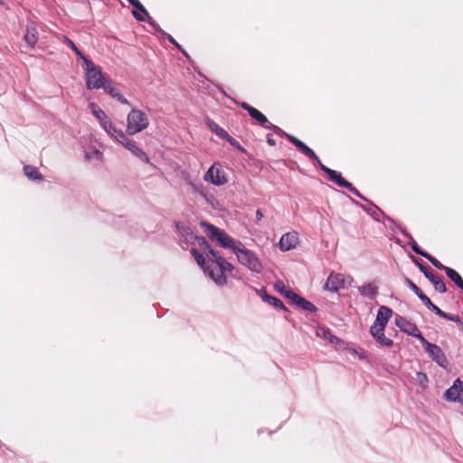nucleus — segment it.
<instances>
[{
  "mask_svg": "<svg viewBox=\"0 0 463 463\" xmlns=\"http://www.w3.org/2000/svg\"><path fill=\"white\" fill-rule=\"evenodd\" d=\"M198 242L205 257L193 248L191 253L197 264L217 285H225L227 283L225 272L232 271L233 266L222 258L219 251L213 250L203 237L198 238Z\"/></svg>",
  "mask_w": 463,
  "mask_h": 463,
  "instance_id": "f257e3e1",
  "label": "nucleus"
},
{
  "mask_svg": "<svg viewBox=\"0 0 463 463\" xmlns=\"http://www.w3.org/2000/svg\"><path fill=\"white\" fill-rule=\"evenodd\" d=\"M82 68L85 71V83L88 90H104L107 83L110 81L102 73L100 67L90 60H85Z\"/></svg>",
  "mask_w": 463,
  "mask_h": 463,
  "instance_id": "f03ea898",
  "label": "nucleus"
},
{
  "mask_svg": "<svg viewBox=\"0 0 463 463\" xmlns=\"http://www.w3.org/2000/svg\"><path fill=\"white\" fill-rule=\"evenodd\" d=\"M200 225L203 229V232L211 240L216 241L217 243L222 248L231 249L234 252L236 249L238 247H241V244L242 243L240 241L233 240L225 232L211 223H208L206 222H201Z\"/></svg>",
  "mask_w": 463,
  "mask_h": 463,
  "instance_id": "7ed1b4c3",
  "label": "nucleus"
},
{
  "mask_svg": "<svg viewBox=\"0 0 463 463\" xmlns=\"http://www.w3.org/2000/svg\"><path fill=\"white\" fill-rule=\"evenodd\" d=\"M149 126L148 116L141 109L133 108L127 116L126 133L129 136L138 134Z\"/></svg>",
  "mask_w": 463,
  "mask_h": 463,
  "instance_id": "20e7f679",
  "label": "nucleus"
},
{
  "mask_svg": "<svg viewBox=\"0 0 463 463\" xmlns=\"http://www.w3.org/2000/svg\"><path fill=\"white\" fill-rule=\"evenodd\" d=\"M238 261L247 267L250 270L255 273H260L262 270V264L256 253L243 245L241 244V247H238L234 251Z\"/></svg>",
  "mask_w": 463,
  "mask_h": 463,
  "instance_id": "39448f33",
  "label": "nucleus"
},
{
  "mask_svg": "<svg viewBox=\"0 0 463 463\" xmlns=\"http://www.w3.org/2000/svg\"><path fill=\"white\" fill-rule=\"evenodd\" d=\"M420 343L423 345L426 353L434 362H436L439 366L443 368L448 367L449 361L439 345L430 343L425 337L420 340Z\"/></svg>",
  "mask_w": 463,
  "mask_h": 463,
  "instance_id": "423d86ee",
  "label": "nucleus"
},
{
  "mask_svg": "<svg viewBox=\"0 0 463 463\" xmlns=\"http://www.w3.org/2000/svg\"><path fill=\"white\" fill-rule=\"evenodd\" d=\"M203 179L205 182L217 186L223 185L228 182L220 163H214L204 174Z\"/></svg>",
  "mask_w": 463,
  "mask_h": 463,
  "instance_id": "0eeeda50",
  "label": "nucleus"
},
{
  "mask_svg": "<svg viewBox=\"0 0 463 463\" xmlns=\"http://www.w3.org/2000/svg\"><path fill=\"white\" fill-rule=\"evenodd\" d=\"M395 325L400 328L402 332L408 335L416 337L420 341L424 337L415 323L406 319L402 316H396Z\"/></svg>",
  "mask_w": 463,
  "mask_h": 463,
  "instance_id": "6e6552de",
  "label": "nucleus"
},
{
  "mask_svg": "<svg viewBox=\"0 0 463 463\" xmlns=\"http://www.w3.org/2000/svg\"><path fill=\"white\" fill-rule=\"evenodd\" d=\"M119 144H121L126 149H128L132 155L142 160L143 162L148 164L150 162V159L148 156L140 148L137 146V142L133 139H130L128 137V134L126 133L118 141Z\"/></svg>",
  "mask_w": 463,
  "mask_h": 463,
  "instance_id": "1a4fd4ad",
  "label": "nucleus"
},
{
  "mask_svg": "<svg viewBox=\"0 0 463 463\" xmlns=\"http://www.w3.org/2000/svg\"><path fill=\"white\" fill-rule=\"evenodd\" d=\"M345 279L344 274L332 271L324 285V289L334 293L338 292L339 289L345 287Z\"/></svg>",
  "mask_w": 463,
  "mask_h": 463,
  "instance_id": "9d476101",
  "label": "nucleus"
},
{
  "mask_svg": "<svg viewBox=\"0 0 463 463\" xmlns=\"http://www.w3.org/2000/svg\"><path fill=\"white\" fill-rule=\"evenodd\" d=\"M445 399L463 405V381L457 379L445 392Z\"/></svg>",
  "mask_w": 463,
  "mask_h": 463,
  "instance_id": "9b49d317",
  "label": "nucleus"
},
{
  "mask_svg": "<svg viewBox=\"0 0 463 463\" xmlns=\"http://www.w3.org/2000/svg\"><path fill=\"white\" fill-rule=\"evenodd\" d=\"M420 270L424 274V276L432 283L433 287L439 293H445L447 291V287L444 281L437 275L430 272L427 267H425L422 263L416 261Z\"/></svg>",
  "mask_w": 463,
  "mask_h": 463,
  "instance_id": "f8f14e48",
  "label": "nucleus"
},
{
  "mask_svg": "<svg viewBox=\"0 0 463 463\" xmlns=\"http://www.w3.org/2000/svg\"><path fill=\"white\" fill-rule=\"evenodd\" d=\"M287 139L293 144L302 154H304L310 160L315 161L317 164L320 165L322 162L318 158V156L315 154V152L308 147L305 143L298 139L292 135H287Z\"/></svg>",
  "mask_w": 463,
  "mask_h": 463,
  "instance_id": "ddd939ff",
  "label": "nucleus"
},
{
  "mask_svg": "<svg viewBox=\"0 0 463 463\" xmlns=\"http://www.w3.org/2000/svg\"><path fill=\"white\" fill-rule=\"evenodd\" d=\"M298 243V233L295 232H287L282 235L279 240V246L283 251H288L295 249Z\"/></svg>",
  "mask_w": 463,
  "mask_h": 463,
  "instance_id": "4468645a",
  "label": "nucleus"
},
{
  "mask_svg": "<svg viewBox=\"0 0 463 463\" xmlns=\"http://www.w3.org/2000/svg\"><path fill=\"white\" fill-rule=\"evenodd\" d=\"M392 310L386 307V306H381L377 311L376 318L374 323L372 325V326L376 327H384L388 324L390 318L392 316Z\"/></svg>",
  "mask_w": 463,
  "mask_h": 463,
  "instance_id": "2eb2a0df",
  "label": "nucleus"
},
{
  "mask_svg": "<svg viewBox=\"0 0 463 463\" xmlns=\"http://www.w3.org/2000/svg\"><path fill=\"white\" fill-rule=\"evenodd\" d=\"M241 107L245 109L249 115L258 121V123L264 128L269 127V121L268 120L267 117L263 115L260 111H259L257 109L250 106L246 102H241Z\"/></svg>",
  "mask_w": 463,
  "mask_h": 463,
  "instance_id": "dca6fc26",
  "label": "nucleus"
},
{
  "mask_svg": "<svg viewBox=\"0 0 463 463\" xmlns=\"http://www.w3.org/2000/svg\"><path fill=\"white\" fill-rule=\"evenodd\" d=\"M320 169L325 172L328 175L329 179L338 186L344 188L351 186V183L346 181L337 171L333 170L323 164H320Z\"/></svg>",
  "mask_w": 463,
  "mask_h": 463,
  "instance_id": "f3484780",
  "label": "nucleus"
},
{
  "mask_svg": "<svg viewBox=\"0 0 463 463\" xmlns=\"http://www.w3.org/2000/svg\"><path fill=\"white\" fill-rule=\"evenodd\" d=\"M384 330V327L371 326L370 334L380 345L391 347L393 345V341L385 336Z\"/></svg>",
  "mask_w": 463,
  "mask_h": 463,
  "instance_id": "a211bd4d",
  "label": "nucleus"
},
{
  "mask_svg": "<svg viewBox=\"0 0 463 463\" xmlns=\"http://www.w3.org/2000/svg\"><path fill=\"white\" fill-rule=\"evenodd\" d=\"M291 296V303L294 304L298 308L314 313L317 311V307L310 301L298 295L297 293H289Z\"/></svg>",
  "mask_w": 463,
  "mask_h": 463,
  "instance_id": "6ab92c4d",
  "label": "nucleus"
},
{
  "mask_svg": "<svg viewBox=\"0 0 463 463\" xmlns=\"http://www.w3.org/2000/svg\"><path fill=\"white\" fill-rule=\"evenodd\" d=\"M100 127L111 138H113L117 142L123 138L124 135L126 134L121 129L117 128L110 119L102 122V125H100Z\"/></svg>",
  "mask_w": 463,
  "mask_h": 463,
  "instance_id": "aec40b11",
  "label": "nucleus"
},
{
  "mask_svg": "<svg viewBox=\"0 0 463 463\" xmlns=\"http://www.w3.org/2000/svg\"><path fill=\"white\" fill-rule=\"evenodd\" d=\"M358 292L369 299H374L378 295V286L374 283H365L357 288Z\"/></svg>",
  "mask_w": 463,
  "mask_h": 463,
  "instance_id": "412c9836",
  "label": "nucleus"
},
{
  "mask_svg": "<svg viewBox=\"0 0 463 463\" xmlns=\"http://www.w3.org/2000/svg\"><path fill=\"white\" fill-rule=\"evenodd\" d=\"M105 92L110 95L112 98L116 99L118 102L125 105H129L128 100L119 92V90L113 87L111 81L107 83V86L104 89Z\"/></svg>",
  "mask_w": 463,
  "mask_h": 463,
  "instance_id": "4be33fe9",
  "label": "nucleus"
},
{
  "mask_svg": "<svg viewBox=\"0 0 463 463\" xmlns=\"http://www.w3.org/2000/svg\"><path fill=\"white\" fill-rule=\"evenodd\" d=\"M205 124L207 128L220 138L223 139L228 137L227 131L224 130L222 128L219 127V125L210 118H205Z\"/></svg>",
  "mask_w": 463,
  "mask_h": 463,
  "instance_id": "5701e85b",
  "label": "nucleus"
},
{
  "mask_svg": "<svg viewBox=\"0 0 463 463\" xmlns=\"http://www.w3.org/2000/svg\"><path fill=\"white\" fill-rule=\"evenodd\" d=\"M260 296L261 297L263 301L269 303V305L273 306L274 307L279 308L282 310H287L283 302L279 298L270 296V295L267 294V292H265V291L261 292L260 294Z\"/></svg>",
  "mask_w": 463,
  "mask_h": 463,
  "instance_id": "b1692460",
  "label": "nucleus"
},
{
  "mask_svg": "<svg viewBox=\"0 0 463 463\" xmlns=\"http://www.w3.org/2000/svg\"><path fill=\"white\" fill-rule=\"evenodd\" d=\"M317 335L318 337L328 340L331 344H337L341 342V340L337 336L332 334L330 329L326 327H318L317 329Z\"/></svg>",
  "mask_w": 463,
  "mask_h": 463,
  "instance_id": "393cba45",
  "label": "nucleus"
},
{
  "mask_svg": "<svg viewBox=\"0 0 463 463\" xmlns=\"http://www.w3.org/2000/svg\"><path fill=\"white\" fill-rule=\"evenodd\" d=\"M24 40L30 47H33L38 40L37 29L34 26H27Z\"/></svg>",
  "mask_w": 463,
  "mask_h": 463,
  "instance_id": "a878e982",
  "label": "nucleus"
},
{
  "mask_svg": "<svg viewBox=\"0 0 463 463\" xmlns=\"http://www.w3.org/2000/svg\"><path fill=\"white\" fill-rule=\"evenodd\" d=\"M90 108L91 109L94 117L99 120V125H102V122L109 120V117L106 115L103 109L99 108L95 103H90Z\"/></svg>",
  "mask_w": 463,
  "mask_h": 463,
  "instance_id": "bb28decb",
  "label": "nucleus"
},
{
  "mask_svg": "<svg viewBox=\"0 0 463 463\" xmlns=\"http://www.w3.org/2000/svg\"><path fill=\"white\" fill-rule=\"evenodd\" d=\"M446 275L463 291V279L461 276L453 269H446Z\"/></svg>",
  "mask_w": 463,
  "mask_h": 463,
  "instance_id": "cd10ccee",
  "label": "nucleus"
},
{
  "mask_svg": "<svg viewBox=\"0 0 463 463\" xmlns=\"http://www.w3.org/2000/svg\"><path fill=\"white\" fill-rule=\"evenodd\" d=\"M402 234L409 240L408 243L409 245L411 247L412 250L416 253V254H419L420 256H425V254L427 253L426 251H423L420 247L419 245L416 243V241H414V239L412 238V236L411 235V233L407 232L406 231H402Z\"/></svg>",
  "mask_w": 463,
  "mask_h": 463,
  "instance_id": "c85d7f7f",
  "label": "nucleus"
},
{
  "mask_svg": "<svg viewBox=\"0 0 463 463\" xmlns=\"http://www.w3.org/2000/svg\"><path fill=\"white\" fill-rule=\"evenodd\" d=\"M24 171L25 175L31 180L42 179V175L40 174L38 168L35 166L25 165L24 167Z\"/></svg>",
  "mask_w": 463,
  "mask_h": 463,
  "instance_id": "c756f323",
  "label": "nucleus"
},
{
  "mask_svg": "<svg viewBox=\"0 0 463 463\" xmlns=\"http://www.w3.org/2000/svg\"><path fill=\"white\" fill-rule=\"evenodd\" d=\"M63 43H66L75 52L78 59L83 61V63L85 62V60H89L87 57L83 55L80 50L75 45V43L70 38H68L67 36H63Z\"/></svg>",
  "mask_w": 463,
  "mask_h": 463,
  "instance_id": "7c9ffc66",
  "label": "nucleus"
},
{
  "mask_svg": "<svg viewBox=\"0 0 463 463\" xmlns=\"http://www.w3.org/2000/svg\"><path fill=\"white\" fill-rule=\"evenodd\" d=\"M276 291L279 294L291 300V296L289 293H294L292 290L286 288L285 284L282 281H277L274 285Z\"/></svg>",
  "mask_w": 463,
  "mask_h": 463,
  "instance_id": "2f4dec72",
  "label": "nucleus"
},
{
  "mask_svg": "<svg viewBox=\"0 0 463 463\" xmlns=\"http://www.w3.org/2000/svg\"><path fill=\"white\" fill-rule=\"evenodd\" d=\"M420 299L421 300V302L430 309L431 310L432 312H434L437 316L439 314V312L441 311V309L437 307L436 305H434L431 300L430 299L429 297H427L425 294H423L422 296L420 297Z\"/></svg>",
  "mask_w": 463,
  "mask_h": 463,
  "instance_id": "473e14b6",
  "label": "nucleus"
},
{
  "mask_svg": "<svg viewBox=\"0 0 463 463\" xmlns=\"http://www.w3.org/2000/svg\"><path fill=\"white\" fill-rule=\"evenodd\" d=\"M84 157L88 161L92 160V159L101 160L103 157V154L99 149L93 148L89 151H86Z\"/></svg>",
  "mask_w": 463,
  "mask_h": 463,
  "instance_id": "72a5a7b5",
  "label": "nucleus"
},
{
  "mask_svg": "<svg viewBox=\"0 0 463 463\" xmlns=\"http://www.w3.org/2000/svg\"><path fill=\"white\" fill-rule=\"evenodd\" d=\"M423 257L426 258L435 268H437L439 269H441V270H444L445 272H446V269L449 268V267L444 266L437 259H435L434 257H432L429 253H426L425 256H423Z\"/></svg>",
  "mask_w": 463,
  "mask_h": 463,
  "instance_id": "f704fd0d",
  "label": "nucleus"
},
{
  "mask_svg": "<svg viewBox=\"0 0 463 463\" xmlns=\"http://www.w3.org/2000/svg\"><path fill=\"white\" fill-rule=\"evenodd\" d=\"M438 316L442 317V318H444V319H447V320H449V321H452V322H455V323H458V324H461V319L457 315H452V314H449V313H446V312L441 310Z\"/></svg>",
  "mask_w": 463,
  "mask_h": 463,
  "instance_id": "c9c22d12",
  "label": "nucleus"
},
{
  "mask_svg": "<svg viewBox=\"0 0 463 463\" xmlns=\"http://www.w3.org/2000/svg\"><path fill=\"white\" fill-rule=\"evenodd\" d=\"M406 281V284L408 285V287L417 295V297L420 298V296L423 295V292L420 290V288L414 283L412 282L410 279H405Z\"/></svg>",
  "mask_w": 463,
  "mask_h": 463,
  "instance_id": "e433bc0d",
  "label": "nucleus"
},
{
  "mask_svg": "<svg viewBox=\"0 0 463 463\" xmlns=\"http://www.w3.org/2000/svg\"><path fill=\"white\" fill-rule=\"evenodd\" d=\"M147 22L156 32L159 33L161 35L166 34V33L162 30L159 24L151 16L147 17Z\"/></svg>",
  "mask_w": 463,
  "mask_h": 463,
  "instance_id": "4c0bfd02",
  "label": "nucleus"
},
{
  "mask_svg": "<svg viewBox=\"0 0 463 463\" xmlns=\"http://www.w3.org/2000/svg\"><path fill=\"white\" fill-rule=\"evenodd\" d=\"M163 36L165 37L178 50H180L186 57H188V54L186 53V52L182 48V46L175 40V38L172 35L166 33V34H164Z\"/></svg>",
  "mask_w": 463,
  "mask_h": 463,
  "instance_id": "58836bf2",
  "label": "nucleus"
},
{
  "mask_svg": "<svg viewBox=\"0 0 463 463\" xmlns=\"http://www.w3.org/2000/svg\"><path fill=\"white\" fill-rule=\"evenodd\" d=\"M266 129H271L273 130L277 135H279L281 137H285L287 138L288 133L284 132L280 128L273 125L269 122V127L266 128Z\"/></svg>",
  "mask_w": 463,
  "mask_h": 463,
  "instance_id": "ea45409f",
  "label": "nucleus"
},
{
  "mask_svg": "<svg viewBox=\"0 0 463 463\" xmlns=\"http://www.w3.org/2000/svg\"><path fill=\"white\" fill-rule=\"evenodd\" d=\"M266 129H271L273 130L277 135H279L281 137H285L287 138L288 133L284 132L280 128L273 125L269 122V127L266 128Z\"/></svg>",
  "mask_w": 463,
  "mask_h": 463,
  "instance_id": "a19ab883",
  "label": "nucleus"
},
{
  "mask_svg": "<svg viewBox=\"0 0 463 463\" xmlns=\"http://www.w3.org/2000/svg\"><path fill=\"white\" fill-rule=\"evenodd\" d=\"M223 139L227 140L233 147H236L237 149H239L241 151H244V149L241 147L240 143L237 140H235L233 137H232L229 134H228V137L223 138Z\"/></svg>",
  "mask_w": 463,
  "mask_h": 463,
  "instance_id": "79ce46f5",
  "label": "nucleus"
},
{
  "mask_svg": "<svg viewBox=\"0 0 463 463\" xmlns=\"http://www.w3.org/2000/svg\"><path fill=\"white\" fill-rule=\"evenodd\" d=\"M132 6H134L136 9H137L138 11H140L142 14H144L146 17L149 16L146 9L144 7V5L138 1L137 0L133 5Z\"/></svg>",
  "mask_w": 463,
  "mask_h": 463,
  "instance_id": "37998d69",
  "label": "nucleus"
},
{
  "mask_svg": "<svg viewBox=\"0 0 463 463\" xmlns=\"http://www.w3.org/2000/svg\"><path fill=\"white\" fill-rule=\"evenodd\" d=\"M346 189H348L353 194H354L355 196L364 200V201H368L365 197H364L361 193L351 184V186L349 187H345Z\"/></svg>",
  "mask_w": 463,
  "mask_h": 463,
  "instance_id": "c03bdc74",
  "label": "nucleus"
},
{
  "mask_svg": "<svg viewBox=\"0 0 463 463\" xmlns=\"http://www.w3.org/2000/svg\"><path fill=\"white\" fill-rule=\"evenodd\" d=\"M176 227L178 231L184 235L188 236L190 234V228L186 227L184 225H180L179 223L176 224Z\"/></svg>",
  "mask_w": 463,
  "mask_h": 463,
  "instance_id": "a18cd8bd",
  "label": "nucleus"
},
{
  "mask_svg": "<svg viewBox=\"0 0 463 463\" xmlns=\"http://www.w3.org/2000/svg\"><path fill=\"white\" fill-rule=\"evenodd\" d=\"M352 352L354 354H357L360 359H365V357H366L365 351L362 348L359 350L353 349Z\"/></svg>",
  "mask_w": 463,
  "mask_h": 463,
  "instance_id": "49530a36",
  "label": "nucleus"
},
{
  "mask_svg": "<svg viewBox=\"0 0 463 463\" xmlns=\"http://www.w3.org/2000/svg\"><path fill=\"white\" fill-rule=\"evenodd\" d=\"M132 14L139 22H144L146 20L144 14H142L137 12V11H133Z\"/></svg>",
  "mask_w": 463,
  "mask_h": 463,
  "instance_id": "de8ad7c7",
  "label": "nucleus"
},
{
  "mask_svg": "<svg viewBox=\"0 0 463 463\" xmlns=\"http://www.w3.org/2000/svg\"><path fill=\"white\" fill-rule=\"evenodd\" d=\"M267 143L272 146L276 145L275 139L270 135L267 136Z\"/></svg>",
  "mask_w": 463,
  "mask_h": 463,
  "instance_id": "09e8293b",
  "label": "nucleus"
},
{
  "mask_svg": "<svg viewBox=\"0 0 463 463\" xmlns=\"http://www.w3.org/2000/svg\"><path fill=\"white\" fill-rule=\"evenodd\" d=\"M263 216L264 215H263L261 210H260V209L257 210V212H256V219H257V221L258 222L260 221L263 218Z\"/></svg>",
  "mask_w": 463,
  "mask_h": 463,
  "instance_id": "8fccbe9b",
  "label": "nucleus"
},
{
  "mask_svg": "<svg viewBox=\"0 0 463 463\" xmlns=\"http://www.w3.org/2000/svg\"><path fill=\"white\" fill-rule=\"evenodd\" d=\"M131 5L137 1V0H127Z\"/></svg>",
  "mask_w": 463,
  "mask_h": 463,
  "instance_id": "3c124183",
  "label": "nucleus"
}]
</instances>
